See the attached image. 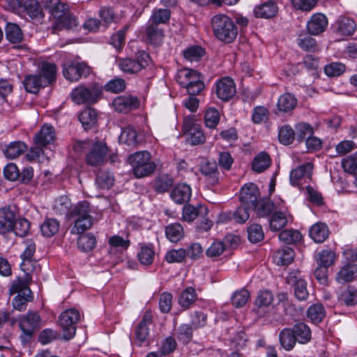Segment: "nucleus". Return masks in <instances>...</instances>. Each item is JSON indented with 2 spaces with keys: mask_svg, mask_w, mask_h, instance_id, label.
Wrapping results in <instances>:
<instances>
[{
  "mask_svg": "<svg viewBox=\"0 0 357 357\" xmlns=\"http://www.w3.org/2000/svg\"><path fill=\"white\" fill-rule=\"evenodd\" d=\"M112 106L117 112L128 113L139 107V100L135 96H120L114 99Z\"/></svg>",
  "mask_w": 357,
  "mask_h": 357,
  "instance_id": "f8f14e48",
  "label": "nucleus"
},
{
  "mask_svg": "<svg viewBox=\"0 0 357 357\" xmlns=\"http://www.w3.org/2000/svg\"><path fill=\"white\" fill-rule=\"evenodd\" d=\"M15 218V211L10 206L0 208V234H4L13 230Z\"/></svg>",
  "mask_w": 357,
  "mask_h": 357,
  "instance_id": "ddd939ff",
  "label": "nucleus"
},
{
  "mask_svg": "<svg viewBox=\"0 0 357 357\" xmlns=\"http://www.w3.org/2000/svg\"><path fill=\"white\" fill-rule=\"evenodd\" d=\"M342 166L345 172L355 176L357 185V151L343 158L342 160Z\"/></svg>",
  "mask_w": 357,
  "mask_h": 357,
  "instance_id": "37998d69",
  "label": "nucleus"
},
{
  "mask_svg": "<svg viewBox=\"0 0 357 357\" xmlns=\"http://www.w3.org/2000/svg\"><path fill=\"white\" fill-rule=\"evenodd\" d=\"M259 217L269 215L274 210L275 206L270 199H261L257 202L256 208H253Z\"/></svg>",
  "mask_w": 357,
  "mask_h": 357,
  "instance_id": "a18cd8bd",
  "label": "nucleus"
},
{
  "mask_svg": "<svg viewBox=\"0 0 357 357\" xmlns=\"http://www.w3.org/2000/svg\"><path fill=\"white\" fill-rule=\"evenodd\" d=\"M23 85L28 93H36L40 87L45 86L43 78L40 75H28L23 81Z\"/></svg>",
  "mask_w": 357,
  "mask_h": 357,
  "instance_id": "473e14b6",
  "label": "nucleus"
},
{
  "mask_svg": "<svg viewBox=\"0 0 357 357\" xmlns=\"http://www.w3.org/2000/svg\"><path fill=\"white\" fill-rule=\"evenodd\" d=\"M119 68L128 74H135L140 71L139 66L135 62V59L130 58L120 59L119 61Z\"/></svg>",
  "mask_w": 357,
  "mask_h": 357,
  "instance_id": "5fc2aeb1",
  "label": "nucleus"
},
{
  "mask_svg": "<svg viewBox=\"0 0 357 357\" xmlns=\"http://www.w3.org/2000/svg\"><path fill=\"white\" fill-rule=\"evenodd\" d=\"M108 153L107 146L105 142H96L91 146L90 151L86 156V164L98 166L103 163Z\"/></svg>",
  "mask_w": 357,
  "mask_h": 357,
  "instance_id": "1a4fd4ad",
  "label": "nucleus"
},
{
  "mask_svg": "<svg viewBox=\"0 0 357 357\" xmlns=\"http://www.w3.org/2000/svg\"><path fill=\"white\" fill-rule=\"evenodd\" d=\"M335 29L342 36H351L355 32L356 24L349 17H340L335 22Z\"/></svg>",
  "mask_w": 357,
  "mask_h": 357,
  "instance_id": "393cba45",
  "label": "nucleus"
},
{
  "mask_svg": "<svg viewBox=\"0 0 357 357\" xmlns=\"http://www.w3.org/2000/svg\"><path fill=\"white\" fill-rule=\"evenodd\" d=\"M119 142L128 146H135L139 142L137 131L131 126L126 127L121 131Z\"/></svg>",
  "mask_w": 357,
  "mask_h": 357,
  "instance_id": "e433bc0d",
  "label": "nucleus"
},
{
  "mask_svg": "<svg viewBox=\"0 0 357 357\" xmlns=\"http://www.w3.org/2000/svg\"><path fill=\"white\" fill-rule=\"evenodd\" d=\"M205 54V50L198 45L191 46L183 51V56L190 61H198Z\"/></svg>",
  "mask_w": 357,
  "mask_h": 357,
  "instance_id": "bf43d9fd",
  "label": "nucleus"
},
{
  "mask_svg": "<svg viewBox=\"0 0 357 357\" xmlns=\"http://www.w3.org/2000/svg\"><path fill=\"white\" fill-rule=\"evenodd\" d=\"M63 73L68 80L76 82L89 75L90 68L83 62L69 61L63 64Z\"/></svg>",
  "mask_w": 357,
  "mask_h": 357,
  "instance_id": "0eeeda50",
  "label": "nucleus"
},
{
  "mask_svg": "<svg viewBox=\"0 0 357 357\" xmlns=\"http://www.w3.org/2000/svg\"><path fill=\"white\" fill-rule=\"evenodd\" d=\"M211 26L215 36L226 43L233 42L238 35V28L234 22L223 14L215 15L211 19Z\"/></svg>",
  "mask_w": 357,
  "mask_h": 357,
  "instance_id": "f257e3e1",
  "label": "nucleus"
},
{
  "mask_svg": "<svg viewBox=\"0 0 357 357\" xmlns=\"http://www.w3.org/2000/svg\"><path fill=\"white\" fill-rule=\"evenodd\" d=\"M220 121L219 112L215 108L208 109L204 115V122L206 127L215 128Z\"/></svg>",
  "mask_w": 357,
  "mask_h": 357,
  "instance_id": "e2e57ef3",
  "label": "nucleus"
},
{
  "mask_svg": "<svg viewBox=\"0 0 357 357\" xmlns=\"http://www.w3.org/2000/svg\"><path fill=\"white\" fill-rule=\"evenodd\" d=\"M56 68L53 63H46L43 65L42 68V78L43 77L44 86L50 84L52 82L54 81L56 77Z\"/></svg>",
  "mask_w": 357,
  "mask_h": 357,
  "instance_id": "052dcab7",
  "label": "nucleus"
},
{
  "mask_svg": "<svg viewBox=\"0 0 357 357\" xmlns=\"http://www.w3.org/2000/svg\"><path fill=\"white\" fill-rule=\"evenodd\" d=\"M296 138L298 142H303L314 134L313 128L308 123L301 122L295 127Z\"/></svg>",
  "mask_w": 357,
  "mask_h": 357,
  "instance_id": "09e8293b",
  "label": "nucleus"
},
{
  "mask_svg": "<svg viewBox=\"0 0 357 357\" xmlns=\"http://www.w3.org/2000/svg\"><path fill=\"white\" fill-rule=\"evenodd\" d=\"M173 178L167 174H162L158 176L153 183L155 190L158 193H163L168 191L173 185Z\"/></svg>",
  "mask_w": 357,
  "mask_h": 357,
  "instance_id": "a19ab883",
  "label": "nucleus"
},
{
  "mask_svg": "<svg viewBox=\"0 0 357 357\" xmlns=\"http://www.w3.org/2000/svg\"><path fill=\"white\" fill-rule=\"evenodd\" d=\"M298 45L302 50L309 52H314L317 47L316 40L307 34L299 35Z\"/></svg>",
  "mask_w": 357,
  "mask_h": 357,
  "instance_id": "13d9d810",
  "label": "nucleus"
},
{
  "mask_svg": "<svg viewBox=\"0 0 357 357\" xmlns=\"http://www.w3.org/2000/svg\"><path fill=\"white\" fill-rule=\"evenodd\" d=\"M357 278V265L347 263L340 267L336 274L335 280L340 284H344L354 280Z\"/></svg>",
  "mask_w": 357,
  "mask_h": 357,
  "instance_id": "f3484780",
  "label": "nucleus"
},
{
  "mask_svg": "<svg viewBox=\"0 0 357 357\" xmlns=\"http://www.w3.org/2000/svg\"><path fill=\"white\" fill-rule=\"evenodd\" d=\"M147 42L154 46L160 45L165 38L164 30L158 25L148 22L145 30Z\"/></svg>",
  "mask_w": 357,
  "mask_h": 357,
  "instance_id": "dca6fc26",
  "label": "nucleus"
},
{
  "mask_svg": "<svg viewBox=\"0 0 357 357\" xmlns=\"http://www.w3.org/2000/svg\"><path fill=\"white\" fill-rule=\"evenodd\" d=\"M249 296L248 291L245 289L236 291L231 297L232 305L236 307H241L247 303Z\"/></svg>",
  "mask_w": 357,
  "mask_h": 357,
  "instance_id": "69168bd1",
  "label": "nucleus"
},
{
  "mask_svg": "<svg viewBox=\"0 0 357 357\" xmlns=\"http://www.w3.org/2000/svg\"><path fill=\"white\" fill-rule=\"evenodd\" d=\"M31 280V277L29 275H24L23 278H17L12 282L11 286L9 289L10 294L13 295L18 293V294L31 296V291L29 287V282Z\"/></svg>",
  "mask_w": 357,
  "mask_h": 357,
  "instance_id": "aec40b11",
  "label": "nucleus"
},
{
  "mask_svg": "<svg viewBox=\"0 0 357 357\" xmlns=\"http://www.w3.org/2000/svg\"><path fill=\"white\" fill-rule=\"evenodd\" d=\"M297 105L296 98L290 93H286L280 96L277 107L280 112H289Z\"/></svg>",
  "mask_w": 357,
  "mask_h": 357,
  "instance_id": "c85d7f7f",
  "label": "nucleus"
},
{
  "mask_svg": "<svg viewBox=\"0 0 357 357\" xmlns=\"http://www.w3.org/2000/svg\"><path fill=\"white\" fill-rule=\"evenodd\" d=\"M165 234L171 242L176 243L180 241L184 235L183 228L179 223L170 224L166 227Z\"/></svg>",
  "mask_w": 357,
  "mask_h": 357,
  "instance_id": "ea45409f",
  "label": "nucleus"
},
{
  "mask_svg": "<svg viewBox=\"0 0 357 357\" xmlns=\"http://www.w3.org/2000/svg\"><path fill=\"white\" fill-rule=\"evenodd\" d=\"M200 171L206 177L208 185H215L218 183L220 173L215 162L203 160L200 165Z\"/></svg>",
  "mask_w": 357,
  "mask_h": 357,
  "instance_id": "2eb2a0df",
  "label": "nucleus"
},
{
  "mask_svg": "<svg viewBox=\"0 0 357 357\" xmlns=\"http://www.w3.org/2000/svg\"><path fill=\"white\" fill-rule=\"evenodd\" d=\"M171 15V12L168 9L158 8L153 10L149 22L158 24L167 23Z\"/></svg>",
  "mask_w": 357,
  "mask_h": 357,
  "instance_id": "8fccbe9b",
  "label": "nucleus"
},
{
  "mask_svg": "<svg viewBox=\"0 0 357 357\" xmlns=\"http://www.w3.org/2000/svg\"><path fill=\"white\" fill-rule=\"evenodd\" d=\"M339 301L348 306L357 304V289L352 287H347L342 292Z\"/></svg>",
  "mask_w": 357,
  "mask_h": 357,
  "instance_id": "603ef678",
  "label": "nucleus"
},
{
  "mask_svg": "<svg viewBox=\"0 0 357 357\" xmlns=\"http://www.w3.org/2000/svg\"><path fill=\"white\" fill-rule=\"evenodd\" d=\"M6 37L13 43H17L22 40L23 33L20 26L14 23L7 24L5 28Z\"/></svg>",
  "mask_w": 357,
  "mask_h": 357,
  "instance_id": "58836bf2",
  "label": "nucleus"
},
{
  "mask_svg": "<svg viewBox=\"0 0 357 357\" xmlns=\"http://www.w3.org/2000/svg\"><path fill=\"white\" fill-rule=\"evenodd\" d=\"M55 139L54 128L52 126L44 125L40 132L35 136L36 146H45L54 142Z\"/></svg>",
  "mask_w": 357,
  "mask_h": 357,
  "instance_id": "6ab92c4d",
  "label": "nucleus"
},
{
  "mask_svg": "<svg viewBox=\"0 0 357 357\" xmlns=\"http://www.w3.org/2000/svg\"><path fill=\"white\" fill-rule=\"evenodd\" d=\"M326 316V311L322 304L312 305L307 310V317L314 323L321 322Z\"/></svg>",
  "mask_w": 357,
  "mask_h": 357,
  "instance_id": "c03bdc74",
  "label": "nucleus"
},
{
  "mask_svg": "<svg viewBox=\"0 0 357 357\" xmlns=\"http://www.w3.org/2000/svg\"><path fill=\"white\" fill-rule=\"evenodd\" d=\"M29 229L30 222L27 220L22 218L15 220L13 230L17 236L24 237L29 233Z\"/></svg>",
  "mask_w": 357,
  "mask_h": 357,
  "instance_id": "774afa93",
  "label": "nucleus"
},
{
  "mask_svg": "<svg viewBox=\"0 0 357 357\" xmlns=\"http://www.w3.org/2000/svg\"><path fill=\"white\" fill-rule=\"evenodd\" d=\"M96 182L100 188L109 189L113 185L114 179L111 173L101 170L97 174Z\"/></svg>",
  "mask_w": 357,
  "mask_h": 357,
  "instance_id": "864d4df0",
  "label": "nucleus"
},
{
  "mask_svg": "<svg viewBox=\"0 0 357 357\" xmlns=\"http://www.w3.org/2000/svg\"><path fill=\"white\" fill-rule=\"evenodd\" d=\"M138 260L144 266L151 265L155 258V251L151 244H142L137 253Z\"/></svg>",
  "mask_w": 357,
  "mask_h": 357,
  "instance_id": "2f4dec72",
  "label": "nucleus"
},
{
  "mask_svg": "<svg viewBox=\"0 0 357 357\" xmlns=\"http://www.w3.org/2000/svg\"><path fill=\"white\" fill-rule=\"evenodd\" d=\"M194 327L192 325L183 324L178 326L177 330V338L183 342H188L192 337Z\"/></svg>",
  "mask_w": 357,
  "mask_h": 357,
  "instance_id": "338daca9",
  "label": "nucleus"
},
{
  "mask_svg": "<svg viewBox=\"0 0 357 357\" xmlns=\"http://www.w3.org/2000/svg\"><path fill=\"white\" fill-rule=\"evenodd\" d=\"M271 158L268 153L261 151L253 158L252 168L254 172L261 173L267 169L271 165Z\"/></svg>",
  "mask_w": 357,
  "mask_h": 357,
  "instance_id": "5701e85b",
  "label": "nucleus"
},
{
  "mask_svg": "<svg viewBox=\"0 0 357 357\" xmlns=\"http://www.w3.org/2000/svg\"><path fill=\"white\" fill-rule=\"evenodd\" d=\"M313 165L307 162L297 168L292 169L290 172V182L294 186H298L300 181L305 176L309 177L312 172Z\"/></svg>",
  "mask_w": 357,
  "mask_h": 357,
  "instance_id": "412c9836",
  "label": "nucleus"
},
{
  "mask_svg": "<svg viewBox=\"0 0 357 357\" xmlns=\"http://www.w3.org/2000/svg\"><path fill=\"white\" fill-rule=\"evenodd\" d=\"M259 196V190L255 183H247L241 188L240 192L241 202L250 207V208H256Z\"/></svg>",
  "mask_w": 357,
  "mask_h": 357,
  "instance_id": "9b49d317",
  "label": "nucleus"
},
{
  "mask_svg": "<svg viewBox=\"0 0 357 357\" xmlns=\"http://www.w3.org/2000/svg\"><path fill=\"white\" fill-rule=\"evenodd\" d=\"M296 138L295 131L289 126H283L279 130L278 139L280 142L284 144H291Z\"/></svg>",
  "mask_w": 357,
  "mask_h": 357,
  "instance_id": "4d7b16f0",
  "label": "nucleus"
},
{
  "mask_svg": "<svg viewBox=\"0 0 357 357\" xmlns=\"http://www.w3.org/2000/svg\"><path fill=\"white\" fill-rule=\"evenodd\" d=\"M328 26V20L322 13L314 14L307 24V29L310 34L317 36L325 31Z\"/></svg>",
  "mask_w": 357,
  "mask_h": 357,
  "instance_id": "4468645a",
  "label": "nucleus"
},
{
  "mask_svg": "<svg viewBox=\"0 0 357 357\" xmlns=\"http://www.w3.org/2000/svg\"><path fill=\"white\" fill-rule=\"evenodd\" d=\"M291 1L294 9L310 12L315 7L318 0H291Z\"/></svg>",
  "mask_w": 357,
  "mask_h": 357,
  "instance_id": "0e129e2a",
  "label": "nucleus"
},
{
  "mask_svg": "<svg viewBox=\"0 0 357 357\" xmlns=\"http://www.w3.org/2000/svg\"><path fill=\"white\" fill-rule=\"evenodd\" d=\"M190 197L191 188L185 183L177 185L171 192L172 199L179 204L188 202Z\"/></svg>",
  "mask_w": 357,
  "mask_h": 357,
  "instance_id": "4be33fe9",
  "label": "nucleus"
},
{
  "mask_svg": "<svg viewBox=\"0 0 357 357\" xmlns=\"http://www.w3.org/2000/svg\"><path fill=\"white\" fill-rule=\"evenodd\" d=\"M287 283L294 287L295 297L298 301H305L309 295L307 289V282L298 271L289 273L286 278Z\"/></svg>",
  "mask_w": 357,
  "mask_h": 357,
  "instance_id": "6e6552de",
  "label": "nucleus"
},
{
  "mask_svg": "<svg viewBox=\"0 0 357 357\" xmlns=\"http://www.w3.org/2000/svg\"><path fill=\"white\" fill-rule=\"evenodd\" d=\"M206 213L207 208L201 205H199L198 207H195L190 204H188L185 205L183 208V218L187 222H192L199 215H204Z\"/></svg>",
  "mask_w": 357,
  "mask_h": 357,
  "instance_id": "72a5a7b5",
  "label": "nucleus"
},
{
  "mask_svg": "<svg viewBox=\"0 0 357 357\" xmlns=\"http://www.w3.org/2000/svg\"><path fill=\"white\" fill-rule=\"evenodd\" d=\"M294 259V250L288 247L278 250L273 255V260L277 265L287 266Z\"/></svg>",
  "mask_w": 357,
  "mask_h": 357,
  "instance_id": "c756f323",
  "label": "nucleus"
},
{
  "mask_svg": "<svg viewBox=\"0 0 357 357\" xmlns=\"http://www.w3.org/2000/svg\"><path fill=\"white\" fill-rule=\"evenodd\" d=\"M79 119L85 130L89 129L96 123L97 112L93 108H86L80 113Z\"/></svg>",
  "mask_w": 357,
  "mask_h": 357,
  "instance_id": "4c0bfd02",
  "label": "nucleus"
},
{
  "mask_svg": "<svg viewBox=\"0 0 357 357\" xmlns=\"http://www.w3.org/2000/svg\"><path fill=\"white\" fill-rule=\"evenodd\" d=\"M59 222L54 218L46 219L40 226L42 234L45 237H52L56 234L59 229Z\"/></svg>",
  "mask_w": 357,
  "mask_h": 357,
  "instance_id": "79ce46f5",
  "label": "nucleus"
},
{
  "mask_svg": "<svg viewBox=\"0 0 357 357\" xmlns=\"http://www.w3.org/2000/svg\"><path fill=\"white\" fill-rule=\"evenodd\" d=\"M152 324V315L150 312H146L142 321L135 328L136 340L139 344L146 341L149 335V325Z\"/></svg>",
  "mask_w": 357,
  "mask_h": 357,
  "instance_id": "a211bd4d",
  "label": "nucleus"
},
{
  "mask_svg": "<svg viewBox=\"0 0 357 357\" xmlns=\"http://www.w3.org/2000/svg\"><path fill=\"white\" fill-rule=\"evenodd\" d=\"M19 327L22 331L20 337L23 344H28L35 332L41 327V318L36 312H29L18 319Z\"/></svg>",
  "mask_w": 357,
  "mask_h": 357,
  "instance_id": "20e7f679",
  "label": "nucleus"
},
{
  "mask_svg": "<svg viewBox=\"0 0 357 357\" xmlns=\"http://www.w3.org/2000/svg\"><path fill=\"white\" fill-rule=\"evenodd\" d=\"M292 329L297 342L306 344L311 340V331L305 323L299 322L295 324Z\"/></svg>",
  "mask_w": 357,
  "mask_h": 357,
  "instance_id": "bb28decb",
  "label": "nucleus"
},
{
  "mask_svg": "<svg viewBox=\"0 0 357 357\" xmlns=\"http://www.w3.org/2000/svg\"><path fill=\"white\" fill-rule=\"evenodd\" d=\"M287 224V217L285 214L281 211L275 212L269 220L270 229L273 231L282 229Z\"/></svg>",
  "mask_w": 357,
  "mask_h": 357,
  "instance_id": "49530a36",
  "label": "nucleus"
},
{
  "mask_svg": "<svg viewBox=\"0 0 357 357\" xmlns=\"http://www.w3.org/2000/svg\"><path fill=\"white\" fill-rule=\"evenodd\" d=\"M130 165L136 178H143L153 174L156 165L151 160V154L146 151H138L128 157Z\"/></svg>",
  "mask_w": 357,
  "mask_h": 357,
  "instance_id": "7ed1b4c3",
  "label": "nucleus"
},
{
  "mask_svg": "<svg viewBox=\"0 0 357 357\" xmlns=\"http://www.w3.org/2000/svg\"><path fill=\"white\" fill-rule=\"evenodd\" d=\"M302 236L297 230L285 229L281 231L279 234V239L287 243L293 244L301 240Z\"/></svg>",
  "mask_w": 357,
  "mask_h": 357,
  "instance_id": "6e6d98bb",
  "label": "nucleus"
},
{
  "mask_svg": "<svg viewBox=\"0 0 357 357\" xmlns=\"http://www.w3.org/2000/svg\"><path fill=\"white\" fill-rule=\"evenodd\" d=\"M32 19L40 20L43 13L40 5L36 0H26L23 4V10Z\"/></svg>",
  "mask_w": 357,
  "mask_h": 357,
  "instance_id": "c9c22d12",
  "label": "nucleus"
},
{
  "mask_svg": "<svg viewBox=\"0 0 357 357\" xmlns=\"http://www.w3.org/2000/svg\"><path fill=\"white\" fill-rule=\"evenodd\" d=\"M248 238L252 243H258L261 241L264 237V231L260 225L253 224L248 229Z\"/></svg>",
  "mask_w": 357,
  "mask_h": 357,
  "instance_id": "680f3d73",
  "label": "nucleus"
},
{
  "mask_svg": "<svg viewBox=\"0 0 357 357\" xmlns=\"http://www.w3.org/2000/svg\"><path fill=\"white\" fill-rule=\"evenodd\" d=\"M90 206L87 202H79L70 211V218L74 220V225L70 232L73 234H80L91 228L93 225V217L89 214Z\"/></svg>",
  "mask_w": 357,
  "mask_h": 357,
  "instance_id": "f03ea898",
  "label": "nucleus"
},
{
  "mask_svg": "<svg viewBox=\"0 0 357 357\" xmlns=\"http://www.w3.org/2000/svg\"><path fill=\"white\" fill-rule=\"evenodd\" d=\"M327 225L323 222H317L313 225L309 231L311 238L316 243H323L328 236Z\"/></svg>",
  "mask_w": 357,
  "mask_h": 357,
  "instance_id": "b1692460",
  "label": "nucleus"
},
{
  "mask_svg": "<svg viewBox=\"0 0 357 357\" xmlns=\"http://www.w3.org/2000/svg\"><path fill=\"white\" fill-rule=\"evenodd\" d=\"M335 253L330 250H324L319 252L317 256V262L319 266L329 267L335 263Z\"/></svg>",
  "mask_w": 357,
  "mask_h": 357,
  "instance_id": "de8ad7c7",
  "label": "nucleus"
},
{
  "mask_svg": "<svg viewBox=\"0 0 357 357\" xmlns=\"http://www.w3.org/2000/svg\"><path fill=\"white\" fill-rule=\"evenodd\" d=\"M281 347L286 351H291L297 342L292 328H285L279 334Z\"/></svg>",
  "mask_w": 357,
  "mask_h": 357,
  "instance_id": "7c9ffc66",
  "label": "nucleus"
},
{
  "mask_svg": "<svg viewBox=\"0 0 357 357\" xmlns=\"http://www.w3.org/2000/svg\"><path fill=\"white\" fill-rule=\"evenodd\" d=\"M80 319L77 310L71 308L63 312L59 316V325L63 330V337L65 340L72 339L76 333V324Z\"/></svg>",
  "mask_w": 357,
  "mask_h": 357,
  "instance_id": "423d86ee",
  "label": "nucleus"
},
{
  "mask_svg": "<svg viewBox=\"0 0 357 357\" xmlns=\"http://www.w3.org/2000/svg\"><path fill=\"white\" fill-rule=\"evenodd\" d=\"M278 10L275 2L268 1L261 6H257L254 10V13L257 17L271 18L277 14Z\"/></svg>",
  "mask_w": 357,
  "mask_h": 357,
  "instance_id": "a878e982",
  "label": "nucleus"
},
{
  "mask_svg": "<svg viewBox=\"0 0 357 357\" xmlns=\"http://www.w3.org/2000/svg\"><path fill=\"white\" fill-rule=\"evenodd\" d=\"M27 149L26 144L22 141H14L6 146L3 150L4 155L9 159H15L22 155Z\"/></svg>",
  "mask_w": 357,
  "mask_h": 357,
  "instance_id": "cd10ccee",
  "label": "nucleus"
},
{
  "mask_svg": "<svg viewBox=\"0 0 357 357\" xmlns=\"http://www.w3.org/2000/svg\"><path fill=\"white\" fill-rule=\"evenodd\" d=\"M197 295L193 287H189L184 289L178 297V304L184 309L189 308L197 300Z\"/></svg>",
  "mask_w": 357,
  "mask_h": 357,
  "instance_id": "f704fd0d",
  "label": "nucleus"
},
{
  "mask_svg": "<svg viewBox=\"0 0 357 357\" xmlns=\"http://www.w3.org/2000/svg\"><path fill=\"white\" fill-rule=\"evenodd\" d=\"M215 91L219 99L227 101L236 94V84L231 78L225 77L217 81Z\"/></svg>",
  "mask_w": 357,
  "mask_h": 357,
  "instance_id": "9d476101",
  "label": "nucleus"
},
{
  "mask_svg": "<svg viewBox=\"0 0 357 357\" xmlns=\"http://www.w3.org/2000/svg\"><path fill=\"white\" fill-rule=\"evenodd\" d=\"M96 243V238L91 234L82 235L77 239V246L84 252H89L93 250Z\"/></svg>",
  "mask_w": 357,
  "mask_h": 357,
  "instance_id": "3c124183",
  "label": "nucleus"
},
{
  "mask_svg": "<svg viewBox=\"0 0 357 357\" xmlns=\"http://www.w3.org/2000/svg\"><path fill=\"white\" fill-rule=\"evenodd\" d=\"M102 94V89L96 84H93L86 87L84 85H79L75 88L71 93L72 100L77 104H94L100 98Z\"/></svg>",
  "mask_w": 357,
  "mask_h": 357,
  "instance_id": "39448f33",
  "label": "nucleus"
}]
</instances>
